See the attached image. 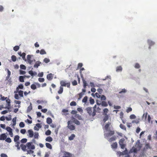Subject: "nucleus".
<instances>
[{
    "label": "nucleus",
    "instance_id": "nucleus-1",
    "mask_svg": "<svg viewBox=\"0 0 157 157\" xmlns=\"http://www.w3.org/2000/svg\"><path fill=\"white\" fill-rule=\"evenodd\" d=\"M99 109L100 110V109L99 108H96V105H95L93 108L91 107H88L86 108V110L87 113L89 114L90 116H92L93 117H94L96 114V113H99V111H98Z\"/></svg>",
    "mask_w": 157,
    "mask_h": 157
},
{
    "label": "nucleus",
    "instance_id": "nucleus-2",
    "mask_svg": "<svg viewBox=\"0 0 157 157\" xmlns=\"http://www.w3.org/2000/svg\"><path fill=\"white\" fill-rule=\"evenodd\" d=\"M67 127L71 131L74 130L75 128V126L71 120L68 121Z\"/></svg>",
    "mask_w": 157,
    "mask_h": 157
},
{
    "label": "nucleus",
    "instance_id": "nucleus-3",
    "mask_svg": "<svg viewBox=\"0 0 157 157\" xmlns=\"http://www.w3.org/2000/svg\"><path fill=\"white\" fill-rule=\"evenodd\" d=\"M60 86L62 87L67 86L68 88L70 87V82L66 83L65 81L62 80L60 82Z\"/></svg>",
    "mask_w": 157,
    "mask_h": 157
},
{
    "label": "nucleus",
    "instance_id": "nucleus-4",
    "mask_svg": "<svg viewBox=\"0 0 157 157\" xmlns=\"http://www.w3.org/2000/svg\"><path fill=\"white\" fill-rule=\"evenodd\" d=\"M26 145L28 149L34 150L35 149V146L33 144L32 142L27 143Z\"/></svg>",
    "mask_w": 157,
    "mask_h": 157
},
{
    "label": "nucleus",
    "instance_id": "nucleus-5",
    "mask_svg": "<svg viewBox=\"0 0 157 157\" xmlns=\"http://www.w3.org/2000/svg\"><path fill=\"white\" fill-rule=\"evenodd\" d=\"M33 56V55H28L27 56V60L28 63L30 64H32L33 62H35V59H33V60L31 59V57Z\"/></svg>",
    "mask_w": 157,
    "mask_h": 157
},
{
    "label": "nucleus",
    "instance_id": "nucleus-6",
    "mask_svg": "<svg viewBox=\"0 0 157 157\" xmlns=\"http://www.w3.org/2000/svg\"><path fill=\"white\" fill-rule=\"evenodd\" d=\"M124 138L121 139L119 141V144L120 146L121 147L122 149H124L125 146V144H124Z\"/></svg>",
    "mask_w": 157,
    "mask_h": 157
},
{
    "label": "nucleus",
    "instance_id": "nucleus-7",
    "mask_svg": "<svg viewBox=\"0 0 157 157\" xmlns=\"http://www.w3.org/2000/svg\"><path fill=\"white\" fill-rule=\"evenodd\" d=\"M108 131L109 132L105 133L104 135V136L105 137H108L109 136H111L114 134V131H112L111 130H108Z\"/></svg>",
    "mask_w": 157,
    "mask_h": 157
},
{
    "label": "nucleus",
    "instance_id": "nucleus-8",
    "mask_svg": "<svg viewBox=\"0 0 157 157\" xmlns=\"http://www.w3.org/2000/svg\"><path fill=\"white\" fill-rule=\"evenodd\" d=\"M82 80L83 83V86L84 89L82 90V92L83 93H84L86 91V90L85 88H86V86H87V83L86 82V81L84 79V78H82Z\"/></svg>",
    "mask_w": 157,
    "mask_h": 157
},
{
    "label": "nucleus",
    "instance_id": "nucleus-9",
    "mask_svg": "<svg viewBox=\"0 0 157 157\" xmlns=\"http://www.w3.org/2000/svg\"><path fill=\"white\" fill-rule=\"evenodd\" d=\"M18 54L20 56H21L23 59L25 61H26V59L25 58V56L26 55V54L25 52H23V53H21V52H18Z\"/></svg>",
    "mask_w": 157,
    "mask_h": 157
},
{
    "label": "nucleus",
    "instance_id": "nucleus-10",
    "mask_svg": "<svg viewBox=\"0 0 157 157\" xmlns=\"http://www.w3.org/2000/svg\"><path fill=\"white\" fill-rule=\"evenodd\" d=\"M71 121H72L73 122V123H74L75 124H76L77 125H79L80 124V122L77 120L74 117H72L71 119Z\"/></svg>",
    "mask_w": 157,
    "mask_h": 157
},
{
    "label": "nucleus",
    "instance_id": "nucleus-11",
    "mask_svg": "<svg viewBox=\"0 0 157 157\" xmlns=\"http://www.w3.org/2000/svg\"><path fill=\"white\" fill-rule=\"evenodd\" d=\"M28 132L29 133V135L28 136L30 138L33 137V136L34 133L32 130H29L28 131Z\"/></svg>",
    "mask_w": 157,
    "mask_h": 157
},
{
    "label": "nucleus",
    "instance_id": "nucleus-12",
    "mask_svg": "<svg viewBox=\"0 0 157 157\" xmlns=\"http://www.w3.org/2000/svg\"><path fill=\"white\" fill-rule=\"evenodd\" d=\"M7 138V136L5 133L2 134L0 135V140H4Z\"/></svg>",
    "mask_w": 157,
    "mask_h": 157
},
{
    "label": "nucleus",
    "instance_id": "nucleus-13",
    "mask_svg": "<svg viewBox=\"0 0 157 157\" xmlns=\"http://www.w3.org/2000/svg\"><path fill=\"white\" fill-rule=\"evenodd\" d=\"M53 75H54L52 73L48 75L47 76V79L49 80H51L53 78Z\"/></svg>",
    "mask_w": 157,
    "mask_h": 157
},
{
    "label": "nucleus",
    "instance_id": "nucleus-14",
    "mask_svg": "<svg viewBox=\"0 0 157 157\" xmlns=\"http://www.w3.org/2000/svg\"><path fill=\"white\" fill-rule=\"evenodd\" d=\"M104 116L103 117V121L104 122H105L108 119L109 116L108 114H103Z\"/></svg>",
    "mask_w": 157,
    "mask_h": 157
},
{
    "label": "nucleus",
    "instance_id": "nucleus-15",
    "mask_svg": "<svg viewBox=\"0 0 157 157\" xmlns=\"http://www.w3.org/2000/svg\"><path fill=\"white\" fill-rule=\"evenodd\" d=\"M23 88V86L22 84H20L16 89V91L14 92V93H17L19 90V89H22Z\"/></svg>",
    "mask_w": 157,
    "mask_h": 157
},
{
    "label": "nucleus",
    "instance_id": "nucleus-16",
    "mask_svg": "<svg viewBox=\"0 0 157 157\" xmlns=\"http://www.w3.org/2000/svg\"><path fill=\"white\" fill-rule=\"evenodd\" d=\"M41 63V62H40L39 61H37L34 64L33 67L35 68H38V67L40 66Z\"/></svg>",
    "mask_w": 157,
    "mask_h": 157
},
{
    "label": "nucleus",
    "instance_id": "nucleus-17",
    "mask_svg": "<svg viewBox=\"0 0 157 157\" xmlns=\"http://www.w3.org/2000/svg\"><path fill=\"white\" fill-rule=\"evenodd\" d=\"M111 124V122H108V123H107L105 125L104 127L105 129V130L106 131H108V129L109 128V126Z\"/></svg>",
    "mask_w": 157,
    "mask_h": 157
},
{
    "label": "nucleus",
    "instance_id": "nucleus-18",
    "mask_svg": "<svg viewBox=\"0 0 157 157\" xmlns=\"http://www.w3.org/2000/svg\"><path fill=\"white\" fill-rule=\"evenodd\" d=\"M20 147L23 151H25L26 150V148H27L26 144V145H25L23 144H21L20 145Z\"/></svg>",
    "mask_w": 157,
    "mask_h": 157
},
{
    "label": "nucleus",
    "instance_id": "nucleus-19",
    "mask_svg": "<svg viewBox=\"0 0 157 157\" xmlns=\"http://www.w3.org/2000/svg\"><path fill=\"white\" fill-rule=\"evenodd\" d=\"M6 101L8 105V106L7 108L8 109H9L10 107V100L8 98L6 100Z\"/></svg>",
    "mask_w": 157,
    "mask_h": 157
},
{
    "label": "nucleus",
    "instance_id": "nucleus-20",
    "mask_svg": "<svg viewBox=\"0 0 157 157\" xmlns=\"http://www.w3.org/2000/svg\"><path fill=\"white\" fill-rule=\"evenodd\" d=\"M147 42L150 46H152L155 44V43L154 42L150 40H148ZM149 49L151 48L150 46L149 47Z\"/></svg>",
    "mask_w": 157,
    "mask_h": 157
},
{
    "label": "nucleus",
    "instance_id": "nucleus-21",
    "mask_svg": "<svg viewBox=\"0 0 157 157\" xmlns=\"http://www.w3.org/2000/svg\"><path fill=\"white\" fill-rule=\"evenodd\" d=\"M111 146L112 148L116 149L117 147V142L114 143L111 145Z\"/></svg>",
    "mask_w": 157,
    "mask_h": 157
},
{
    "label": "nucleus",
    "instance_id": "nucleus-22",
    "mask_svg": "<svg viewBox=\"0 0 157 157\" xmlns=\"http://www.w3.org/2000/svg\"><path fill=\"white\" fill-rule=\"evenodd\" d=\"M117 139V137L115 136H113L111 137V138H110L109 139V140L108 141L109 142H112L113 141H114Z\"/></svg>",
    "mask_w": 157,
    "mask_h": 157
},
{
    "label": "nucleus",
    "instance_id": "nucleus-23",
    "mask_svg": "<svg viewBox=\"0 0 157 157\" xmlns=\"http://www.w3.org/2000/svg\"><path fill=\"white\" fill-rule=\"evenodd\" d=\"M53 140L52 138V137H51L50 136H49L47 137L46 139H45V140L46 141L48 142H52Z\"/></svg>",
    "mask_w": 157,
    "mask_h": 157
},
{
    "label": "nucleus",
    "instance_id": "nucleus-24",
    "mask_svg": "<svg viewBox=\"0 0 157 157\" xmlns=\"http://www.w3.org/2000/svg\"><path fill=\"white\" fill-rule=\"evenodd\" d=\"M32 109V104L30 103V105L28 107L27 111V112H30Z\"/></svg>",
    "mask_w": 157,
    "mask_h": 157
},
{
    "label": "nucleus",
    "instance_id": "nucleus-25",
    "mask_svg": "<svg viewBox=\"0 0 157 157\" xmlns=\"http://www.w3.org/2000/svg\"><path fill=\"white\" fill-rule=\"evenodd\" d=\"M71 154L68 152H66L64 154V156L63 157H71Z\"/></svg>",
    "mask_w": 157,
    "mask_h": 157
},
{
    "label": "nucleus",
    "instance_id": "nucleus-26",
    "mask_svg": "<svg viewBox=\"0 0 157 157\" xmlns=\"http://www.w3.org/2000/svg\"><path fill=\"white\" fill-rule=\"evenodd\" d=\"M29 73L30 74L31 76H33L34 75H37V73L36 72H33L32 71H29Z\"/></svg>",
    "mask_w": 157,
    "mask_h": 157
},
{
    "label": "nucleus",
    "instance_id": "nucleus-27",
    "mask_svg": "<svg viewBox=\"0 0 157 157\" xmlns=\"http://www.w3.org/2000/svg\"><path fill=\"white\" fill-rule=\"evenodd\" d=\"M19 136L18 135L15 136L14 138V141L15 142L18 141L19 139Z\"/></svg>",
    "mask_w": 157,
    "mask_h": 157
},
{
    "label": "nucleus",
    "instance_id": "nucleus-28",
    "mask_svg": "<svg viewBox=\"0 0 157 157\" xmlns=\"http://www.w3.org/2000/svg\"><path fill=\"white\" fill-rule=\"evenodd\" d=\"M101 104L103 106L106 107L108 105L107 103L105 101H102L101 102Z\"/></svg>",
    "mask_w": 157,
    "mask_h": 157
},
{
    "label": "nucleus",
    "instance_id": "nucleus-29",
    "mask_svg": "<svg viewBox=\"0 0 157 157\" xmlns=\"http://www.w3.org/2000/svg\"><path fill=\"white\" fill-rule=\"evenodd\" d=\"M45 145L47 148L50 149H52V146L50 144L46 143L45 144Z\"/></svg>",
    "mask_w": 157,
    "mask_h": 157
},
{
    "label": "nucleus",
    "instance_id": "nucleus-30",
    "mask_svg": "<svg viewBox=\"0 0 157 157\" xmlns=\"http://www.w3.org/2000/svg\"><path fill=\"white\" fill-rule=\"evenodd\" d=\"M63 92V87L60 86L59 89L58 91V93L59 94H61Z\"/></svg>",
    "mask_w": 157,
    "mask_h": 157
},
{
    "label": "nucleus",
    "instance_id": "nucleus-31",
    "mask_svg": "<svg viewBox=\"0 0 157 157\" xmlns=\"http://www.w3.org/2000/svg\"><path fill=\"white\" fill-rule=\"evenodd\" d=\"M47 122L48 124H50L52 122V119L50 117H48L47 119Z\"/></svg>",
    "mask_w": 157,
    "mask_h": 157
},
{
    "label": "nucleus",
    "instance_id": "nucleus-32",
    "mask_svg": "<svg viewBox=\"0 0 157 157\" xmlns=\"http://www.w3.org/2000/svg\"><path fill=\"white\" fill-rule=\"evenodd\" d=\"M75 118H77L79 120H82V118L81 116L78 114H76L75 115Z\"/></svg>",
    "mask_w": 157,
    "mask_h": 157
},
{
    "label": "nucleus",
    "instance_id": "nucleus-33",
    "mask_svg": "<svg viewBox=\"0 0 157 157\" xmlns=\"http://www.w3.org/2000/svg\"><path fill=\"white\" fill-rule=\"evenodd\" d=\"M15 142V146L17 147V149H20V142L19 141H17Z\"/></svg>",
    "mask_w": 157,
    "mask_h": 157
},
{
    "label": "nucleus",
    "instance_id": "nucleus-34",
    "mask_svg": "<svg viewBox=\"0 0 157 157\" xmlns=\"http://www.w3.org/2000/svg\"><path fill=\"white\" fill-rule=\"evenodd\" d=\"M122 68L121 66H119L117 67L116 68V71L117 72L121 71H122Z\"/></svg>",
    "mask_w": 157,
    "mask_h": 157
},
{
    "label": "nucleus",
    "instance_id": "nucleus-35",
    "mask_svg": "<svg viewBox=\"0 0 157 157\" xmlns=\"http://www.w3.org/2000/svg\"><path fill=\"white\" fill-rule=\"evenodd\" d=\"M75 135L74 134H72L71 136L69 137V140H73L75 137Z\"/></svg>",
    "mask_w": 157,
    "mask_h": 157
},
{
    "label": "nucleus",
    "instance_id": "nucleus-36",
    "mask_svg": "<svg viewBox=\"0 0 157 157\" xmlns=\"http://www.w3.org/2000/svg\"><path fill=\"white\" fill-rule=\"evenodd\" d=\"M18 93V95H19V96L21 97H23V91L21 90H20L19 91H18L17 92Z\"/></svg>",
    "mask_w": 157,
    "mask_h": 157
},
{
    "label": "nucleus",
    "instance_id": "nucleus-37",
    "mask_svg": "<svg viewBox=\"0 0 157 157\" xmlns=\"http://www.w3.org/2000/svg\"><path fill=\"white\" fill-rule=\"evenodd\" d=\"M40 53L41 55H44L46 54V52L43 49H42L40 50Z\"/></svg>",
    "mask_w": 157,
    "mask_h": 157
},
{
    "label": "nucleus",
    "instance_id": "nucleus-38",
    "mask_svg": "<svg viewBox=\"0 0 157 157\" xmlns=\"http://www.w3.org/2000/svg\"><path fill=\"white\" fill-rule=\"evenodd\" d=\"M88 97L87 96H85L82 100V102L83 103H86L87 101Z\"/></svg>",
    "mask_w": 157,
    "mask_h": 157
},
{
    "label": "nucleus",
    "instance_id": "nucleus-39",
    "mask_svg": "<svg viewBox=\"0 0 157 157\" xmlns=\"http://www.w3.org/2000/svg\"><path fill=\"white\" fill-rule=\"evenodd\" d=\"M11 59L13 61L15 62L17 59L16 57L14 55H13L11 56Z\"/></svg>",
    "mask_w": 157,
    "mask_h": 157
},
{
    "label": "nucleus",
    "instance_id": "nucleus-40",
    "mask_svg": "<svg viewBox=\"0 0 157 157\" xmlns=\"http://www.w3.org/2000/svg\"><path fill=\"white\" fill-rule=\"evenodd\" d=\"M16 117H15L13 118L12 119V121L13 122V126H14L16 124Z\"/></svg>",
    "mask_w": 157,
    "mask_h": 157
},
{
    "label": "nucleus",
    "instance_id": "nucleus-41",
    "mask_svg": "<svg viewBox=\"0 0 157 157\" xmlns=\"http://www.w3.org/2000/svg\"><path fill=\"white\" fill-rule=\"evenodd\" d=\"M27 139L26 138L22 139L21 140V142L22 144H25L27 142Z\"/></svg>",
    "mask_w": 157,
    "mask_h": 157
},
{
    "label": "nucleus",
    "instance_id": "nucleus-42",
    "mask_svg": "<svg viewBox=\"0 0 157 157\" xmlns=\"http://www.w3.org/2000/svg\"><path fill=\"white\" fill-rule=\"evenodd\" d=\"M84 94V93L82 92H81L80 93L78 94L79 95V98H78V100H80L82 97L83 95Z\"/></svg>",
    "mask_w": 157,
    "mask_h": 157
},
{
    "label": "nucleus",
    "instance_id": "nucleus-43",
    "mask_svg": "<svg viewBox=\"0 0 157 157\" xmlns=\"http://www.w3.org/2000/svg\"><path fill=\"white\" fill-rule=\"evenodd\" d=\"M50 61V60L47 58H45L44 59V62L46 63H48Z\"/></svg>",
    "mask_w": 157,
    "mask_h": 157
},
{
    "label": "nucleus",
    "instance_id": "nucleus-44",
    "mask_svg": "<svg viewBox=\"0 0 157 157\" xmlns=\"http://www.w3.org/2000/svg\"><path fill=\"white\" fill-rule=\"evenodd\" d=\"M90 104H93L94 103V100L91 97H90Z\"/></svg>",
    "mask_w": 157,
    "mask_h": 157
},
{
    "label": "nucleus",
    "instance_id": "nucleus-45",
    "mask_svg": "<svg viewBox=\"0 0 157 157\" xmlns=\"http://www.w3.org/2000/svg\"><path fill=\"white\" fill-rule=\"evenodd\" d=\"M120 127L121 129L124 130H126L125 126L122 124H121L120 125Z\"/></svg>",
    "mask_w": 157,
    "mask_h": 157
},
{
    "label": "nucleus",
    "instance_id": "nucleus-46",
    "mask_svg": "<svg viewBox=\"0 0 157 157\" xmlns=\"http://www.w3.org/2000/svg\"><path fill=\"white\" fill-rule=\"evenodd\" d=\"M31 88L32 89L35 90L36 88V86L35 85L33 84L31 86Z\"/></svg>",
    "mask_w": 157,
    "mask_h": 157
},
{
    "label": "nucleus",
    "instance_id": "nucleus-47",
    "mask_svg": "<svg viewBox=\"0 0 157 157\" xmlns=\"http://www.w3.org/2000/svg\"><path fill=\"white\" fill-rule=\"evenodd\" d=\"M19 81L21 82H24V77L22 76L19 77Z\"/></svg>",
    "mask_w": 157,
    "mask_h": 157
},
{
    "label": "nucleus",
    "instance_id": "nucleus-48",
    "mask_svg": "<svg viewBox=\"0 0 157 157\" xmlns=\"http://www.w3.org/2000/svg\"><path fill=\"white\" fill-rule=\"evenodd\" d=\"M77 105L75 101H72L70 103V105L71 106H76Z\"/></svg>",
    "mask_w": 157,
    "mask_h": 157
},
{
    "label": "nucleus",
    "instance_id": "nucleus-49",
    "mask_svg": "<svg viewBox=\"0 0 157 157\" xmlns=\"http://www.w3.org/2000/svg\"><path fill=\"white\" fill-rule=\"evenodd\" d=\"M5 140L6 142L9 143H11L12 141L11 139L9 137L6 138V139Z\"/></svg>",
    "mask_w": 157,
    "mask_h": 157
},
{
    "label": "nucleus",
    "instance_id": "nucleus-50",
    "mask_svg": "<svg viewBox=\"0 0 157 157\" xmlns=\"http://www.w3.org/2000/svg\"><path fill=\"white\" fill-rule=\"evenodd\" d=\"M19 49V47L18 46H16L13 48V50L15 51H17Z\"/></svg>",
    "mask_w": 157,
    "mask_h": 157
},
{
    "label": "nucleus",
    "instance_id": "nucleus-51",
    "mask_svg": "<svg viewBox=\"0 0 157 157\" xmlns=\"http://www.w3.org/2000/svg\"><path fill=\"white\" fill-rule=\"evenodd\" d=\"M39 136V134L37 132H35L34 133V138L35 139H38Z\"/></svg>",
    "mask_w": 157,
    "mask_h": 157
},
{
    "label": "nucleus",
    "instance_id": "nucleus-52",
    "mask_svg": "<svg viewBox=\"0 0 157 157\" xmlns=\"http://www.w3.org/2000/svg\"><path fill=\"white\" fill-rule=\"evenodd\" d=\"M0 96L1 97L0 100L2 101H4L5 100H6L7 98V97H5L4 96H2V94H0Z\"/></svg>",
    "mask_w": 157,
    "mask_h": 157
},
{
    "label": "nucleus",
    "instance_id": "nucleus-53",
    "mask_svg": "<svg viewBox=\"0 0 157 157\" xmlns=\"http://www.w3.org/2000/svg\"><path fill=\"white\" fill-rule=\"evenodd\" d=\"M6 129L9 132L12 131V129L10 127H7L6 128Z\"/></svg>",
    "mask_w": 157,
    "mask_h": 157
},
{
    "label": "nucleus",
    "instance_id": "nucleus-54",
    "mask_svg": "<svg viewBox=\"0 0 157 157\" xmlns=\"http://www.w3.org/2000/svg\"><path fill=\"white\" fill-rule=\"evenodd\" d=\"M19 126L21 128H23L25 126V124L23 122H21L19 124Z\"/></svg>",
    "mask_w": 157,
    "mask_h": 157
},
{
    "label": "nucleus",
    "instance_id": "nucleus-55",
    "mask_svg": "<svg viewBox=\"0 0 157 157\" xmlns=\"http://www.w3.org/2000/svg\"><path fill=\"white\" fill-rule=\"evenodd\" d=\"M14 98L15 99L17 100L19 99L20 97L19 96V95L17 94H14Z\"/></svg>",
    "mask_w": 157,
    "mask_h": 157
},
{
    "label": "nucleus",
    "instance_id": "nucleus-56",
    "mask_svg": "<svg viewBox=\"0 0 157 157\" xmlns=\"http://www.w3.org/2000/svg\"><path fill=\"white\" fill-rule=\"evenodd\" d=\"M147 112H146V113H144L143 115V118H144V119L145 120H146L147 118Z\"/></svg>",
    "mask_w": 157,
    "mask_h": 157
},
{
    "label": "nucleus",
    "instance_id": "nucleus-57",
    "mask_svg": "<svg viewBox=\"0 0 157 157\" xmlns=\"http://www.w3.org/2000/svg\"><path fill=\"white\" fill-rule=\"evenodd\" d=\"M20 67L21 69L23 70H25L26 69V67L23 64L21 65L20 66Z\"/></svg>",
    "mask_w": 157,
    "mask_h": 157
},
{
    "label": "nucleus",
    "instance_id": "nucleus-58",
    "mask_svg": "<svg viewBox=\"0 0 157 157\" xmlns=\"http://www.w3.org/2000/svg\"><path fill=\"white\" fill-rule=\"evenodd\" d=\"M140 66L139 65V64L138 63H136L135 66V67L137 69H139L140 68Z\"/></svg>",
    "mask_w": 157,
    "mask_h": 157
},
{
    "label": "nucleus",
    "instance_id": "nucleus-59",
    "mask_svg": "<svg viewBox=\"0 0 157 157\" xmlns=\"http://www.w3.org/2000/svg\"><path fill=\"white\" fill-rule=\"evenodd\" d=\"M109 110L107 108H105L103 110V114H107V113L108 112Z\"/></svg>",
    "mask_w": 157,
    "mask_h": 157
},
{
    "label": "nucleus",
    "instance_id": "nucleus-60",
    "mask_svg": "<svg viewBox=\"0 0 157 157\" xmlns=\"http://www.w3.org/2000/svg\"><path fill=\"white\" fill-rule=\"evenodd\" d=\"M29 150H28L27 151V152L28 154H33L34 152V151L32 150L29 149Z\"/></svg>",
    "mask_w": 157,
    "mask_h": 157
},
{
    "label": "nucleus",
    "instance_id": "nucleus-61",
    "mask_svg": "<svg viewBox=\"0 0 157 157\" xmlns=\"http://www.w3.org/2000/svg\"><path fill=\"white\" fill-rule=\"evenodd\" d=\"M51 133V131L50 130H48L47 131L45 132V134L46 135H50Z\"/></svg>",
    "mask_w": 157,
    "mask_h": 157
},
{
    "label": "nucleus",
    "instance_id": "nucleus-62",
    "mask_svg": "<svg viewBox=\"0 0 157 157\" xmlns=\"http://www.w3.org/2000/svg\"><path fill=\"white\" fill-rule=\"evenodd\" d=\"M136 118V116L134 114H132L130 116V118L131 119H135Z\"/></svg>",
    "mask_w": 157,
    "mask_h": 157
},
{
    "label": "nucleus",
    "instance_id": "nucleus-63",
    "mask_svg": "<svg viewBox=\"0 0 157 157\" xmlns=\"http://www.w3.org/2000/svg\"><path fill=\"white\" fill-rule=\"evenodd\" d=\"M100 97L101 100H105L106 99L105 96L104 95H102Z\"/></svg>",
    "mask_w": 157,
    "mask_h": 157
},
{
    "label": "nucleus",
    "instance_id": "nucleus-64",
    "mask_svg": "<svg viewBox=\"0 0 157 157\" xmlns=\"http://www.w3.org/2000/svg\"><path fill=\"white\" fill-rule=\"evenodd\" d=\"M132 110V109L131 107H128L126 110V112L127 113H128L129 112H131Z\"/></svg>",
    "mask_w": 157,
    "mask_h": 157
}]
</instances>
